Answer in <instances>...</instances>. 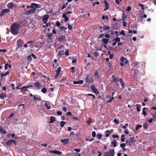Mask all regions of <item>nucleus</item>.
Returning <instances> with one entry per match:
<instances>
[{"instance_id": "1", "label": "nucleus", "mask_w": 156, "mask_h": 156, "mask_svg": "<svg viewBox=\"0 0 156 156\" xmlns=\"http://www.w3.org/2000/svg\"><path fill=\"white\" fill-rule=\"evenodd\" d=\"M20 27V24L16 23H13L10 27V32L13 35H17L19 33V30Z\"/></svg>"}, {"instance_id": "2", "label": "nucleus", "mask_w": 156, "mask_h": 156, "mask_svg": "<svg viewBox=\"0 0 156 156\" xmlns=\"http://www.w3.org/2000/svg\"><path fill=\"white\" fill-rule=\"evenodd\" d=\"M41 7V5L39 4L35 3H32L30 5L27 6V9H29L31 8L30 10H36V8H39Z\"/></svg>"}, {"instance_id": "3", "label": "nucleus", "mask_w": 156, "mask_h": 156, "mask_svg": "<svg viewBox=\"0 0 156 156\" xmlns=\"http://www.w3.org/2000/svg\"><path fill=\"white\" fill-rule=\"evenodd\" d=\"M134 138V136L129 137L128 139L126 140V143L128 144V145L131 147L133 144L135 142Z\"/></svg>"}, {"instance_id": "4", "label": "nucleus", "mask_w": 156, "mask_h": 156, "mask_svg": "<svg viewBox=\"0 0 156 156\" xmlns=\"http://www.w3.org/2000/svg\"><path fill=\"white\" fill-rule=\"evenodd\" d=\"M115 151L114 149H110L109 151H107L104 153V156H114Z\"/></svg>"}, {"instance_id": "5", "label": "nucleus", "mask_w": 156, "mask_h": 156, "mask_svg": "<svg viewBox=\"0 0 156 156\" xmlns=\"http://www.w3.org/2000/svg\"><path fill=\"white\" fill-rule=\"evenodd\" d=\"M23 44V41L21 39H19L16 41V45L17 46L16 49H18L19 48L21 47Z\"/></svg>"}, {"instance_id": "6", "label": "nucleus", "mask_w": 156, "mask_h": 156, "mask_svg": "<svg viewBox=\"0 0 156 156\" xmlns=\"http://www.w3.org/2000/svg\"><path fill=\"white\" fill-rule=\"evenodd\" d=\"M85 80L87 83H92L94 82V80L92 79V77L88 74L87 75Z\"/></svg>"}, {"instance_id": "7", "label": "nucleus", "mask_w": 156, "mask_h": 156, "mask_svg": "<svg viewBox=\"0 0 156 156\" xmlns=\"http://www.w3.org/2000/svg\"><path fill=\"white\" fill-rule=\"evenodd\" d=\"M133 75L136 78H140V77L141 73L138 69H135L134 70Z\"/></svg>"}, {"instance_id": "8", "label": "nucleus", "mask_w": 156, "mask_h": 156, "mask_svg": "<svg viewBox=\"0 0 156 156\" xmlns=\"http://www.w3.org/2000/svg\"><path fill=\"white\" fill-rule=\"evenodd\" d=\"M12 144H13L15 145H16V141L13 140H9L6 142V144L7 146H10Z\"/></svg>"}, {"instance_id": "9", "label": "nucleus", "mask_w": 156, "mask_h": 156, "mask_svg": "<svg viewBox=\"0 0 156 156\" xmlns=\"http://www.w3.org/2000/svg\"><path fill=\"white\" fill-rule=\"evenodd\" d=\"M49 16L48 15H44L43 16L42 19V21L43 22V23H47L48 20L49 18Z\"/></svg>"}, {"instance_id": "10", "label": "nucleus", "mask_w": 156, "mask_h": 156, "mask_svg": "<svg viewBox=\"0 0 156 156\" xmlns=\"http://www.w3.org/2000/svg\"><path fill=\"white\" fill-rule=\"evenodd\" d=\"M111 79V81L112 83H118V82L119 81V78H118V77H115L114 75L112 76Z\"/></svg>"}, {"instance_id": "11", "label": "nucleus", "mask_w": 156, "mask_h": 156, "mask_svg": "<svg viewBox=\"0 0 156 156\" xmlns=\"http://www.w3.org/2000/svg\"><path fill=\"white\" fill-rule=\"evenodd\" d=\"M91 88L92 90L94 91V92L95 93V94L97 95L99 94V92L98 90L96 89L95 86L94 85H91Z\"/></svg>"}, {"instance_id": "12", "label": "nucleus", "mask_w": 156, "mask_h": 156, "mask_svg": "<svg viewBox=\"0 0 156 156\" xmlns=\"http://www.w3.org/2000/svg\"><path fill=\"white\" fill-rule=\"evenodd\" d=\"M106 97L107 98L109 99L107 101V104L111 103L112 102V100L114 99V98L113 97H111L110 95H108L106 96Z\"/></svg>"}, {"instance_id": "13", "label": "nucleus", "mask_w": 156, "mask_h": 156, "mask_svg": "<svg viewBox=\"0 0 156 156\" xmlns=\"http://www.w3.org/2000/svg\"><path fill=\"white\" fill-rule=\"evenodd\" d=\"M58 39L59 40V42H62L63 41H66V37L64 35H61L59 37H58Z\"/></svg>"}, {"instance_id": "14", "label": "nucleus", "mask_w": 156, "mask_h": 156, "mask_svg": "<svg viewBox=\"0 0 156 156\" xmlns=\"http://www.w3.org/2000/svg\"><path fill=\"white\" fill-rule=\"evenodd\" d=\"M34 85L37 87V89H40L42 87V85L41 83L37 81L34 83Z\"/></svg>"}, {"instance_id": "15", "label": "nucleus", "mask_w": 156, "mask_h": 156, "mask_svg": "<svg viewBox=\"0 0 156 156\" xmlns=\"http://www.w3.org/2000/svg\"><path fill=\"white\" fill-rule=\"evenodd\" d=\"M34 100H37L39 101L41 100V98L40 96L37 94L34 95L33 96Z\"/></svg>"}, {"instance_id": "16", "label": "nucleus", "mask_w": 156, "mask_h": 156, "mask_svg": "<svg viewBox=\"0 0 156 156\" xmlns=\"http://www.w3.org/2000/svg\"><path fill=\"white\" fill-rule=\"evenodd\" d=\"M69 139L61 140V142L63 144H67L69 142Z\"/></svg>"}, {"instance_id": "17", "label": "nucleus", "mask_w": 156, "mask_h": 156, "mask_svg": "<svg viewBox=\"0 0 156 156\" xmlns=\"http://www.w3.org/2000/svg\"><path fill=\"white\" fill-rule=\"evenodd\" d=\"M50 153H52L55 154H62V152L60 151H57L56 150H55L54 151H49Z\"/></svg>"}, {"instance_id": "18", "label": "nucleus", "mask_w": 156, "mask_h": 156, "mask_svg": "<svg viewBox=\"0 0 156 156\" xmlns=\"http://www.w3.org/2000/svg\"><path fill=\"white\" fill-rule=\"evenodd\" d=\"M104 2L105 6V8L104 10H108L109 8V4L106 0L104 1Z\"/></svg>"}, {"instance_id": "19", "label": "nucleus", "mask_w": 156, "mask_h": 156, "mask_svg": "<svg viewBox=\"0 0 156 156\" xmlns=\"http://www.w3.org/2000/svg\"><path fill=\"white\" fill-rule=\"evenodd\" d=\"M32 87V85H28L27 86H24V87H22L21 88H20V89L22 90H24L25 89H26L25 90V91H28V90L27 89H27L28 88H29V87Z\"/></svg>"}, {"instance_id": "20", "label": "nucleus", "mask_w": 156, "mask_h": 156, "mask_svg": "<svg viewBox=\"0 0 156 156\" xmlns=\"http://www.w3.org/2000/svg\"><path fill=\"white\" fill-rule=\"evenodd\" d=\"M109 40V39L106 38H103L101 40L102 42H103L105 45H106L108 44Z\"/></svg>"}, {"instance_id": "21", "label": "nucleus", "mask_w": 156, "mask_h": 156, "mask_svg": "<svg viewBox=\"0 0 156 156\" xmlns=\"http://www.w3.org/2000/svg\"><path fill=\"white\" fill-rule=\"evenodd\" d=\"M16 5H14L12 3H10L8 4V7L11 9H12L13 7H16Z\"/></svg>"}, {"instance_id": "22", "label": "nucleus", "mask_w": 156, "mask_h": 156, "mask_svg": "<svg viewBox=\"0 0 156 156\" xmlns=\"http://www.w3.org/2000/svg\"><path fill=\"white\" fill-rule=\"evenodd\" d=\"M121 61L125 64H126L128 62V60L123 57L121 58Z\"/></svg>"}, {"instance_id": "23", "label": "nucleus", "mask_w": 156, "mask_h": 156, "mask_svg": "<svg viewBox=\"0 0 156 156\" xmlns=\"http://www.w3.org/2000/svg\"><path fill=\"white\" fill-rule=\"evenodd\" d=\"M6 97V94L5 93H2L0 94V98L1 99H4Z\"/></svg>"}, {"instance_id": "24", "label": "nucleus", "mask_w": 156, "mask_h": 156, "mask_svg": "<svg viewBox=\"0 0 156 156\" xmlns=\"http://www.w3.org/2000/svg\"><path fill=\"white\" fill-rule=\"evenodd\" d=\"M83 83V80H80L78 81H74L73 83L74 84H82Z\"/></svg>"}, {"instance_id": "25", "label": "nucleus", "mask_w": 156, "mask_h": 156, "mask_svg": "<svg viewBox=\"0 0 156 156\" xmlns=\"http://www.w3.org/2000/svg\"><path fill=\"white\" fill-rule=\"evenodd\" d=\"M10 10H2V12L0 14V17H2L4 16L5 13H7L9 12Z\"/></svg>"}, {"instance_id": "26", "label": "nucleus", "mask_w": 156, "mask_h": 156, "mask_svg": "<svg viewBox=\"0 0 156 156\" xmlns=\"http://www.w3.org/2000/svg\"><path fill=\"white\" fill-rule=\"evenodd\" d=\"M35 12V10H27L26 12V14L28 15H31V14H33Z\"/></svg>"}, {"instance_id": "27", "label": "nucleus", "mask_w": 156, "mask_h": 156, "mask_svg": "<svg viewBox=\"0 0 156 156\" xmlns=\"http://www.w3.org/2000/svg\"><path fill=\"white\" fill-rule=\"evenodd\" d=\"M94 76L97 78H99L100 77L99 75L97 70H94Z\"/></svg>"}, {"instance_id": "28", "label": "nucleus", "mask_w": 156, "mask_h": 156, "mask_svg": "<svg viewBox=\"0 0 156 156\" xmlns=\"http://www.w3.org/2000/svg\"><path fill=\"white\" fill-rule=\"evenodd\" d=\"M0 133L5 134H6L7 132L5 130L3 129L2 126H0Z\"/></svg>"}, {"instance_id": "29", "label": "nucleus", "mask_w": 156, "mask_h": 156, "mask_svg": "<svg viewBox=\"0 0 156 156\" xmlns=\"http://www.w3.org/2000/svg\"><path fill=\"white\" fill-rule=\"evenodd\" d=\"M55 120V118L54 116H51L50 119V121L49 122L50 123H52Z\"/></svg>"}, {"instance_id": "30", "label": "nucleus", "mask_w": 156, "mask_h": 156, "mask_svg": "<svg viewBox=\"0 0 156 156\" xmlns=\"http://www.w3.org/2000/svg\"><path fill=\"white\" fill-rule=\"evenodd\" d=\"M61 67H59L57 68V69L56 70L55 72L56 73V75L57 76H58L60 73V72L61 71Z\"/></svg>"}, {"instance_id": "31", "label": "nucleus", "mask_w": 156, "mask_h": 156, "mask_svg": "<svg viewBox=\"0 0 156 156\" xmlns=\"http://www.w3.org/2000/svg\"><path fill=\"white\" fill-rule=\"evenodd\" d=\"M34 42L33 41H30L27 42V44H30V45L29 46L30 47H32L34 46Z\"/></svg>"}, {"instance_id": "32", "label": "nucleus", "mask_w": 156, "mask_h": 156, "mask_svg": "<svg viewBox=\"0 0 156 156\" xmlns=\"http://www.w3.org/2000/svg\"><path fill=\"white\" fill-rule=\"evenodd\" d=\"M64 54V51L62 50L59 51H58V56H60Z\"/></svg>"}, {"instance_id": "33", "label": "nucleus", "mask_w": 156, "mask_h": 156, "mask_svg": "<svg viewBox=\"0 0 156 156\" xmlns=\"http://www.w3.org/2000/svg\"><path fill=\"white\" fill-rule=\"evenodd\" d=\"M46 107V108L48 109H50V108L51 107L49 103H47V102H46L45 103V105Z\"/></svg>"}, {"instance_id": "34", "label": "nucleus", "mask_w": 156, "mask_h": 156, "mask_svg": "<svg viewBox=\"0 0 156 156\" xmlns=\"http://www.w3.org/2000/svg\"><path fill=\"white\" fill-rule=\"evenodd\" d=\"M125 136L124 134H122L121 136V140L122 142H124L125 141Z\"/></svg>"}, {"instance_id": "35", "label": "nucleus", "mask_w": 156, "mask_h": 156, "mask_svg": "<svg viewBox=\"0 0 156 156\" xmlns=\"http://www.w3.org/2000/svg\"><path fill=\"white\" fill-rule=\"evenodd\" d=\"M103 29L104 30H108L110 29V27L108 26H107L106 25H105L103 27Z\"/></svg>"}, {"instance_id": "36", "label": "nucleus", "mask_w": 156, "mask_h": 156, "mask_svg": "<svg viewBox=\"0 0 156 156\" xmlns=\"http://www.w3.org/2000/svg\"><path fill=\"white\" fill-rule=\"evenodd\" d=\"M112 41H115L116 42H119L120 41V38L119 37H116L112 40Z\"/></svg>"}, {"instance_id": "37", "label": "nucleus", "mask_w": 156, "mask_h": 156, "mask_svg": "<svg viewBox=\"0 0 156 156\" xmlns=\"http://www.w3.org/2000/svg\"><path fill=\"white\" fill-rule=\"evenodd\" d=\"M119 82L120 83L121 85L123 88H124V84L122 82V79L121 78H119Z\"/></svg>"}, {"instance_id": "38", "label": "nucleus", "mask_w": 156, "mask_h": 156, "mask_svg": "<svg viewBox=\"0 0 156 156\" xmlns=\"http://www.w3.org/2000/svg\"><path fill=\"white\" fill-rule=\"evenodd\" d=\"M47 89L45 88H43L41 90V91L44 94H45L47 92Z\"/></svg>"}, {"instance_id": "39", "label": "nucleus", "mask_w": 156, "mask_h": 156, "mask_svg": "<svg viewBox=\"0 0 156 156\" xmlns=\"http://www.w3.org/2000/svg\"><path fill=\"white\" fill-rule=\"evenodd\" d=\"M60 126L62 127H63L66 124V122L64 121H61L60 122Z\"/></svg>"}, {"instance_id": "40", "label": "nucleus", "mask_w": 156, "mask_h": 156, "mask_svg": "<svg viewBox=\"0 0 156 156\" xmlns=\"http://www.w3.org/2000/svg\"><path fill=\"white\" fill-rule=\"evenodd\" d=\"M106 132L107 133L105 135V136L107 137H108L110 134V131L109 130H106Z\"/></svg>"}, {"instance_id": "41", "label": "nucleus", "mask_w": 156, "mask_h": 156, "mask_svg": "<svg viewBox=\"0 0 156 156\" xmlns=\"http://www.w3.org/2000/svg\"><path fill=\"white\" fill-rule=\"evenodd\" d=\"M116 140H114V141H112L111 142V144H112L114 147H116Z\"/></svg>"}, {"instance_id": "42", "label": "nucleus", "mask_w": 156, "mask_h": 156, "mask_svg": "<svg viewBox=\"0 0 156 156\" xmlns=\"http://www.w3.org/2000/svg\"><path fill=\"white\" fill-rule=\"evenodd\" d=\"M141 108V106L140 105H137L136 106V110L138 112L140 111V108Z\"/></svg>"}, {"instance_id": "43", "label": "nucleus", "mask_w": 156, "mask_h": 156, "mask_svg": "<svg viewBox=\"0 0 156 156\" xmlns=\"http://www.w3.org/2000/svg\"><path fill=\"white\" fill-rule=\"evenodd\" d=\"M24 107V104H21L19 106V109L21 110V109H23Z\"/></svg>"}, {"instance_id": "44", "label": "nucleus", "mask_w": 156, "mask_h": 156, "mask_svg": "<svg viewBox=\"0 0 156 156\" xmlns=\"http://www.w3.org/2000/svg\"><path fill=\"white\" fill-rule=\"evenodd\" d=\"M148 124L147 123H144L143 125V127L145 130H146L148 127Z\"/></svg>"}, {"instance_id": "45", "label": "nucleus", "mask_w": 156, "mask_h": 156, "mask_svg": "<svg viewBox=\"0 0 156 156\" xmlns=\"http://www.w3.org/2000/svg\"><path fill=\"white\" fill-rule=\"evenodd\" d=\"M102 136V135L101 134H98L97 135L96 137L98 139H99L101 138Z\"/></svg>"}, {"instance_id": "46", "label": "nucleus", "mask_w": 156, "mask_h": 156, "mask_svg": "<svg viewBox=\"0 0 156 156\" xmlns=\"http://www.w3.org/2000/svg\"><path fill=\"white\" fill-rule=\"evenodd\" d=\"M120 147L122 148H124L126 147V144L125 143H122L120 144Z\"/></svg>"}, {"instance_id": "47", "label": "nucleus", "mask_w": 156, "mask_h": 156, "mask_svg": "<svg viewBox=\"0 0 156 156\" xmlns=\"http://www.w3.org/2000/svg\"><path fill=\"white\" fill-rule=\"evenodd\" d=\"M142 127V125H138L136 126V130H137L139 128H141Z\"/></svg>"}, {"instance_id": "48", "label": "nucleus", "mask_w": 156, "mask_h": 156, "mask_svg": "<svg viewBox=\"0 0 156 156\" xmlns=\"http://www.w3.org/2000/svg\"><path fill=\"white\" fill-rule=\"evenodd\" d=\"M96 136V133L95 131H94L92 132V136L94 137H95Z\"/></svg>"}, {"instance_id": "49", "label": "nucleus", "mask_w": 156, "mask_h": 156, "mask_svg": "<svg viewBox=\"0 0 156 156\" xmlns=\"http://www.w3.org/2000/svg\"><path fill=\"white\" fill-rule=\"evenodd\" d=\"M27 59L28 60H29V61H31V60H32V57H31V55H29V56H28L27 57Z\"/></svg>"}, {"instance_id": "50", "label": "nucleus", "mask_w": 156, "mask_h": 156, "mask_svg": "<svg viewBox=\"0 0 156 156\" xmlns=\"http://www.w3.org/2000/svg\"><path fill=\"white\" fill-rule=\"evenodd\" d=\"M65 55H66V56H68L69 55V50L68 49H67L65 52Z\"/></svg>"}, {"instance_id": "51", "label": "nucleus", "mask_w": 156, "mask_h": 156, "mask_svg": "<svg viewBox=\"0 0 156 156\" xmlns=\"http://www.w3.org/2000/svg\"><path fill=\"white\" fill-rule=\"evenodd\" d=\"M68 27L69 30H72L73 28V26H71L70 24H68Z\"/></svg>"}, {"instance_id": "52", "label": "nucleus", "mask_w": 156, "mask_h": 156, "mask_svg": "<svg viewBox=\"0 0 156 156\" xmlns=\"http://www.w3.org/2000/svg\"><path fill=\"white\" fill-rule=\"evenodd\" d=\"M94 54V56L96 57H97L99 56V53L98 52H95L93 53Z\"/></svg>"}, {"instance_id": "53", "label": "nucleus", "mask_w": 156, "mask_h": 156, "mask_svg": "<svg viewBox=\"0 0 156 156\" xmlns=\"http://www.w3.org/2000/svg\"><path fill=\"white\" fill-rule=\"evenodd\" d=\"M139 5L141 7V9L142 10H144V6L143 5L141 4H139Z\"/></svg>"}, {"instance_id": "54", "label": "nucleus", "mask_w": 156, "mask_h": 156, "mask_svg": "<svg viewBox=\"0 0 156 156\" xmlns=\"http://www.w3.org/2000/svg\"><path fill=\"white\" fill-rule=\"evenodd\" d=\"M119 34L120 35L122 34V35L124 36L125 35V33L123 30H122L121 32H119Z\"/></svg>"}, {"instance_id": "55", "label": "nucleus", "mask_w": 156, "mask_h": 156, "mask_svg": "<svg viewBox=\"0 0 156 156\" xmlns=\"http://www.w3.org/2000/svg\"><path fill=\"white\" fill-rule=\"evenodd\" d=\"M87 95L88 96H92L93 99H95V96L93 94H88Z\"/></svg>"}, {"instance_id": "56", "label": "nucleus", "mask_w": 156, "mask_h": 156, "mask_svg": "<svg viewBox=\"0 0 156 156\" xmlns=\"http://www.w3.org/2000/svg\"><path fill=\"white\" fill-rule=\"evenodd\" d=\"M113 122L116 124H118L119 122V121L116 119H114Z\"/></svg>"}, {"instance_id": "57", "label": "nucleus", "mask_w": 156, "mask_h": 156, "mask_svg": "<svg viewBox=\"0 0 156 156\" xmlns=\"http://www.w3.org/2000/svg\"><path fill=\"white\" fill-rule=\"evenodd\" d=\"M94 140V139L93 138L91 139H90L86 138L85 140L86 141H92Z\"/></svg>"}, {"instance_id": "58", "label": "nucleus", "mask_w": 156, "mask_h": 156, "mask_svg": "<svg viewBox=\"0 0 156 156\" xmlns=\"http://www.w3.org/2000/svg\"><path fill=\"white\" fill-rule=\"evenodd\" d=\"M147 17L146 15L144 14V15L143 16H141L140 17V19H143V18H146Z\"/></svg>"}, {"instance_id": "59", "label": "nucleus", "mask_w": 156, "mask_h": 156, "mask_svg": "<svg viewBox=\"0 0 156 156\" xmlns=\"http://www.w3.org/2000/svg\"><path fill=\"white\" fill-rule=\"evenodd\" d=\"M55 24L57 27H59L60 25V23L59 21H57L56 23Z\"/></svg>"}, {"instance_id": "60", "label": "nucleus", "mask_w": 156, "mask_h": 156, "mask_svg": "<svg viewBox=\"0 0 156 156\" xmlns=\"http://www.w3.org/2000/svg\"><path fill=\"white\" fill-rule=\"evenodd\" d=\"M8 63H7L5 65L4 68L6 70H7L8 69Z\"/></svg>"}, {"instance_id": "61", "label": "nucleus", "mask_w": 156, "mask_h": 156, "mask_svg": "<svg viewBox=\"0 0 156 156\" xmlns=\"http://www.w3.org/2000/svg\"><path fill=\"white\" fill-rule=\"evenodd\" d=\"M74 151L77 152H80V148L79 149H74Z\"/></svg>"}, {"instance_id": "62", "label": "nucleus", "mask_w": 156, "mask_h": 156, "mask_svg": "<svg viewBox=\"0 0 156 156\" xmlns=\"http://www.w3.org/2000/svg\"><path fill=\"white\" fill-rule=\"evenodd\" d=\"M57 114L58 115H61L62 114V112L59 111H57Z\"/></svg>"}, {"instance_id": "63", "label": "nucleus", "mask_w": 156, "mask_h": 156, "mask_svg": "<svg viewBox=\"0 0 156 156\" xmlns=\"http://www.w3.org/2000/svg\"><path fill=\"white\" fill-rule=\"evenodd\" d=\"M104 34H100L99 35V36L98 37V38H101L102 37H103L104 36Z\"/></svg>"}, {"instance_id": "64", "label": "nucleus", "mask_w": 156, "mask_h": 156, "mask_svg": "<svg viewBox=\"0 0 156 156\" xmlns=\"http://www.w3.org/2000/svg\"><path fill=\"white\" fill-rule=\"evenodd\" d=\"M31 57L32 56L34 59L37 58L36 56L34 54H31Z\"/></svg>"}]
</instances>
